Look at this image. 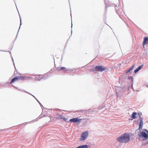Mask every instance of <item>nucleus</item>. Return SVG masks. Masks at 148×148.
<instances>
[{"label": "nucleus", "mask_w": 148, "mask_h": 148, "mask_svg": "<svg viewBox=\"0 0 148 148\" xmlns=\"http://www.w3.org/2000/svg\"><path fill=\"white\" fill-rule=\"evenodd\" d=\"M0 51H1V50H0Z\"/></svg>", "instance_id": "nucleus-40"}, {"label": "nucleus", "mask_w": 148, "mask_h": 148, "mask_svg": "<svg viewBox=\"0 0 148 148\" xmlns=\"http://www.w3.org/2000/svg\"><path fill=\"white\" fill-rule=\"evenodd\" d=\"M138 114L140 120H141V118L142 119V120H143V118L141 117L140 116V115H142V113L141 112H138Z\"/></svg>", "instance_id": "nucleus-18"}, {"label": "nucleus", "mask_w": 148, "mask_h": 148, "mask_svg": "<svg viewBox=\"0 0 148 148\" xmlns=\"http://www.w3.org/2000/svg\"><path fill=\"white\" fill-rule=\"evenodd\" d=\"M115 91L117 97L120 99L123 92L122 89L120 87H116L115 88Z\"/></svg>", "instance_id": "nucleus-3"}, {"label": "nucleus", "mask_w": 148, "mask_h": 148, "mask_svg": "<svg viewBox=\"0 0 148 148\" xmlns=\"http://www.w3.org/2000/svg\"><path fill=\"white\" fill-rule=\"evenodd\" d=\"M128 79H130L131 80V82H133L134 79H133V77L132 76H128Z\"/></svg>", "instance_id": "nucleus-21"}, {"label": "nucleus", "mask_w": 148, "mask_h": 148, "mask_svg": "<svg viewBox=\"0 0 148 148\" xmlns=\"http://www.w3.org/2000/svg\"><path fill=\"white\" fill-rule=\"evenodd\" d=\"M143 66V64H142L141 65L139 66L137 68L134 70V73H137L142 69Z\"/></svg>", "instance_id": "nucleus-10"}, {"label": "nucleus", "mask_w": 148, "mask_h": 148, "mask_svg": "<svg viewBox=\"0 0 148 148\" xmlns=\"http://www.w3.org/2000/svg\"><path fill=\"white\" fill-rule=\"evenodd\" d=\"M137 113L135 112H134L132 113L131 115V117L132 119H131V120H132L133 119H136V115H137Z\"/></svg>", "instance_id": "nucleus-12"}, {"label": "nucleus", "mask_w": 148, "mask_h": 148, "mask_svg": "<svg viewBox=\"0 0 148 148\" xmlns=\"http://www.w3.org/2000/svg\"><path fill=\"white\" fill-rule=\"evenodd\" d=\"M72 26H73V25H72V22H71V27H72Z\"/></svg>", "instance_id": "nucleus-34"}, {"label": "nucleus", "mask_w": 148, "mask_h": 148, "mask_svg": "<svg viewBox=\"0 0 148 148\" xmlns=\"http://www.w3.org/2000/svg\"><path fill=\"white\" fill-rule=\"evenodd\" d=\"M81 148H88V145H80Z\"/></svg>", "instance_id": "nucleus-19"}, {"label": "nucleus", "mask_w": 148, "mask_h": 148, "mask_svg": "<svg viewBox=\"0 0 148 148\" xmlns=\"http://www.w3.org/2000/svg\"><path fill=\"white\" fill-rule=\"evenodd\" d=\"M18 77H16L14 78H13V79H12L11 81L9 83L10 84H12V83H14V82L18 80Z\"/></svg>", "instance_id": "nucleus-13"}, {"label": "nucleus", "mask_w": 148, "mask_h": 148, "mask_svg": "<svg viewBox=\"0 0 148 148\" xmlns=\"http://www.w3.org/2000/svg\"><path fill=\"white\" fill-rule=\"evenodd\" d=\"M118 142L121 143H127L130 140L129 134L125 133L116 138Z\"/></svg>", "instance_id": "nucleus-1"}, {"label": "nucleus", "mask_w": 148, "mask_h": 148, "mask_svg": "<svg viewBox=\"0 0 148 148\" xmlns=\"http://www.w3.org/2000/svg\"><path fill=\"white\" fill-rule=\"evenodd\" d=\"M75 71V70L73 69H71V73L73 72V73H74Z\"/></svg>", "instance_id": "nucleus-26"}, {"label": "nucleus", "mask_w": 148, "mask_h": 148, "mask_svg": "<svg viewBox=\"0 0 148 148\" xmlns=\"http://www.w3.org/2000/svg\"><path fill=\"white\" fill-rule=\"evenodd\" d=\"M27 77L29 78H30L32 79H34V77Z\"/></svg>", "instance_id": "nucleus-28"}, {"label": "nucleus", "mask_w": 148, "mask_h": 148, "mask_svg": "<svg viewBox=\"0 0 148 148\" xmlns=\"http://www.w3.org/2000/svg\"><path fill=\"white\" fill-rule=\"evenodd\" d=\"M36 100L38 101V102L40 104V106H41V107L43 106L42 104L40 102V101L38 99H36Z\"/></svg>", "instance_id": "nucleus-25"}, {"label": "nucleus", "mask_w": 148, "mask_h": 148, "mask_svg": "<svg viewBox=\"0 0 148 148\" xmlns=\"http://www.w3.org/2000/svg\"><path fill=\"white\" fill-rule=\"evenodd\" d=\"M11 58H12V61H13V62L14 65L15 66V65H14V60H13V58H12V56H11Z\"/></svg>", "instance_id": "nucleus-29"}, {"label": "nucleus", "mask_w": 148, "mask_h": 148, "mask_svg": "<svg viewBox=\"0 0 148 148\" xmlns=\"http://www.w3.org/2000/svg\"><path fill=\"white\" fill-rule=\"evenodd\" d=\"M17 77H18V80H24L25 79V78H26L27 77L25 76H18Z\"/></svg>", "instance_id": "nucleus-16"}, {"label": "nucleus", "mask_w": 148, "mask_h": 148, "mask_svg": "<svg viewBox=\"0 0 148 148\" xmlns=\"http://www.w3.org/2000/svg\"><path fill=\"white\" fill-rule=\"evenodd\" d=\"M148 42V36H146L144 38L143 41V47H144L145 45L147 44Z\"/></svg>", "instance_id": "nucleus-8"}, {"label": "nucleus", "mask_w": 148, "mask_h": 148, "mask_svg": "<svg viewBox=\"0 0 148 148\" xmlns=\"http://www.w3.org/2000/svg\"><path fill=\"white\" fill-rule=\"evenodd\" d=\"M36 100V99H37L35 97L34 98Z\"/></svg>", "instance_id": "nucleus-36"}, {"label": "nucleus", "mask_w": 148, "mask_h": 148, "mask_svg": "<svg viewBox=\"0 0 148 148\" xmlns=\"http://www.w3.org/2000/svg\"><path fill=\"white\" fill-rule=\"evenodd\" d=\"M62 111H64L65 112H66L67 111L66 110H62Z\"/></svg>", "instance_id": "nucleus-33"}, {"label": "nucleus", "mask_w": 148, "mask_h": 148, "mask_svg": "<svg viewBox=\"0 0 148 148\" xmlns=\"http://www.w3.org/2000/svg\"><path fill=\"white\" fill-rule=\"evenodd\" d=\"M20 26H21V25H22L21 20V17L20 16ZM20 26L19 28V30H18V31L17 34V35H16V38H17V36H18V32H19V30L20 29Z\"/></svg>", "instance_id": "nucleus-22"}, {"label": "nucleus", "mask_w": 148, "mask_h": 148, "mask_svg": "<svg viewBox=\"0 0 148 148\" xmlns=\"http://www.w3.org/2000/svg\"><path fill=\"white\" fill-rule=\"evenodd\" d=\"M143 120H142V119L141 118V120H140V123L139 124V128L138 129V130H142V127L143 125Z\"/></svg>", "instance_id": "nucleus-9"}, {"label": "nucleus", "mask_w": 148, "mask_h": 148, "mask_svg": "<svg viewBox=\"0 0 148 148\" xmlns=\"http://www.w3.org/2000/svg\"><path fill=\"white\" fill-rule=\"evenodd\" d=\"M66 69V68L65 67H58L57 69L58 70H65Z\"/></svg>", "instance_id": "nucleus-20"}, {"label": "nucleus", "mask_w": 148, "mask_h": 148, "mask_svg": "<svg viewBox=\"0 0 148 148\" xmlns=\"http://www.w3.org/2000/svg\"><path fill=\"white\" fill-rule=\"evenodd\" d=\"M69 112H72V111Z\"/></svg>", "instance_id": "nucleus-37"}, {"label": "nucleus", "mask_w": 148, "mask_h": 148, "mask_svg": "<svg viewBox=\"0 0 148 148\" xmlns=\"http://www.w3.org/2000/svg\"><path fill=\"white\" fill-rule=\"evenodd\" d=\"M58 116L56 117V118L60 119H62L64 121H66L68 119L67 118H65V117L62 116L60 114H58Z\"/></svg>", "instance_id": "nucleus-7"}, {"label": "nucleus", "mask_w": 148, "mask_h": 148, "mask_svg": "<svg viewBox=\"0 0 148 148\" xmlns=\"http://www.w3.org/2000/svg\"><path fill=\"white\" fill-rule=\"evenodd\" d=\"M106 69V68L103 66H97L95 67V70L97 71L102 72Z\"/></svg>", "instance_id": "nucleus-4"}, {"label": "nucleus", "mask_w": 148, "mask_h": 148, "mask_svg": "<svg viewBox=\"0 0 148 148\" xmlns=\"http://www.w3.org/2000/svg\"><path fill=\"white\" fill-rule=\"evenodd\" d=\"M14 0V1L15 3V1H14V0ZM15 4H16V3H15ZM15 5H16V4H15Z\"/></svg>", "instance_id": "nucleus-35"}, {"label": "nucleus", "mask_w": 148, "mask_h": 148, "mask_svg": "<svg viewBox=\"0 0 148 148\" xmlns=\"http://www.w3.org/2000/svg\"><path fill=\"white\" fill-rule=\"evenodd\" d=\"M15 88L16 89H17L18 90H19L21 91H23L25 93H28V94H29V92L26 91L25 90H22V89H18L17 88H16V87H15Z\"/></svg>", "instance_id": "nucleus-23"}, {"label": "nucleus", "mask_w": 148, "mask_h": 148, "mask_svg": "<svg viewBox=\"0 0 148 148\" xmlns=\"http://www.w3.org/2000/svg\"><path fill=\"white\" fill-rule=\"evenodd\" d=\"M71 33H72V30H71Z\"/></svg>", "instance_id": "nucleus-38"}, {"label": "nucleus", "mask_w": 148, "mask_h": 148, "mask_svg": "<svg viewBox=\"0 0 148 148\" xmlns=\"http://www.w3.org/2000/svg\"><path fill=\"white\" fill-rule=\"evenodd\" d=\"M106 7L105 8V14H104V16H106V13L107 12V8L108 7H110V6L109 5L108 3H105Z\"/></svg>", "instance_id": "nucleus-14"}, {"label": "nucleus", "mask_w": 148, "mask_h": 148, "mask_svg": "<svg viewBox=\"0 0 148 148\" xmlns=\"http://www.w3.org/2000/svg\"><path fill=\"white\" fill-rule=\"evenodd\" d=\"M134 66V65H133L130 68L128 69L125 72V73H127L130 72L131 70H132L133 69Z\"/></svg>", "instance_id": "nucleus-15"}, {"label": "nucleus", "mask_w": 148, "mask_h": 148, "mask_svg": "<svg viewBox=\"0 0 148 148\" xmlns=\"http://www.w3.org/2000/svg\"><path fill=\"white\" fill-rule=\"evenodd\" d=\"M29 94H30V95H32L33 97L34 96L33 95H32V94H30V93H29Z\"/></svg>", "instance_id": "nucleus-31"}, {"label": "nucleus", "mask_w": 148, "mask_h": 148, "mask_svg": "<svg viewBox=\"0 0 148 148\" xmlns=\"http://www.w3.org/2000/svg\"><path fill=\"white\" fill-rule=\"evenodd\" d=\"M84 111V110H81L80 111H79L80 112H83Z\"/></svg>", "instance_id": "nucleus-32"}, {"label": "nucleus", "mask_w": 148, "mask_h": 148, "mask_svg": "<svg viewBox=\"0 0 148 148\" xmlns=\"http://www.w3.org/2000/svg\"><path fill=\"white\" fill-rule=\"evenodd\" d=\"M82 120V119H79L78 118H74L69 120V121L71 123H80L81 122V121Z\"/></svg>", "instance_id": "nucleus-6"}, {"label": "nucleus", "mask_w": 148, "mask_h": 148, "mask_svg": "<svg viewBox=\"0 0 148 148\" xmlns=\"http://www.w3.org/2000/svg\"><path fill=\"white\" fill-rule=\"evenodd\" d=\"M45 115H46V114H43V115L42 116L40 115L39 117H38V118L39 119H40V118H42V117L45 116Z\"/></svg>", "instance_id": "nucleus-24"}, {"label": "nucleus", "mask_w": 148, "mask_h": 148, "mask_svg": "<svg viewBox=\"0 0 148 148\" xmlns=\"http://www.w3.org/2000/svg\"><path fill=\"white\" fill-rule=\"evenodd\" d=\"M63 71L67 73H71V69L69 68L66 69L65 70Z\"/></svg>", "instance_id": "nucleus-17"}, {"label": "nucleus", "mask_w": 148, "mask_h": 148, "mask_svg": "<svg viewBox=\"0 0 148 148\" xmlns=\"http://www.w3.org/2000/svg\"><path fill=\"white\" fill-rule=\"evenodd\" d=\"M48 77V76L47 75L46 76L43 77L42 78L40 76L38 77H37L36 78V80H38V81H40L41 79H45L47 78Z\"/></svg>", "instance_id": "nucleus-11"}, {"label": "nucleus", "mask_w": 148, "mask_h": 148, "mask_svg": "<svg viewBox=\"0 0 148 148\" xmlns=\"http://www.w3.org/2000/svg\"><path fill=\"white\" fill-rule=\"evenodd\" d=\"M88 132L86 131L84 132L81 135L80 140L84 141L85 140L88 136Z\"/></svg>", "instance_id": "nucleus-5"}, {"label": "nucleus", "mask_w": 148, "mask_h": 148, "mask_svg": "<svg viewBox=\"0 0 148 148\" xmlns=\"http://www.w3.org/2000/svg\"><path fill=\"white\" fill-rule=\"evenodd\" d=\"M75 148H81L80 146H79Z\"/></svg>", "instance_id": "nucleus-30"}, {"label": "nucleus", "mask_w": 148, "mask_h": 148, "mask_svg": "<svg viewBox=\"0 0 148 148\" xmlns=\"http://www.w3.org/2000/svg\"><path fill=\"white\" fill-rule=\"evenodd\" d=\"M147 87H148V85H147Z\"/></svg>", "instance_id": "nucleus-39"}, {"label": "nucleus", "mask_w": 148, "mask_h": 148, "mask_svg": "<svg viewBox=\"0 0 148 148\" xmlns=\"http://www.w3.org/2000/svg\"><path fill=\"white\" fill-rule=\"evenodd\" d=\"M138 135L142 138V140H147L148 139V130L146 129H144L143 131L140 132Z\"/></svg>", "instance_id": "nucleus-2"}, {"label": "nucleus", "mask_w": 148, "mask_h": 148, "mask_svg": "<svg viewBox=\"0 0 148 148\" xmlns=\"http://www.w3.org/2000/svg\"><path fill=\"white\" fill-rule=\"evenodd\" d=\"M144 145H148V140H147L144 143Z\"/></svg>", "instance_id": "nucleus-27"}]
</instances>
